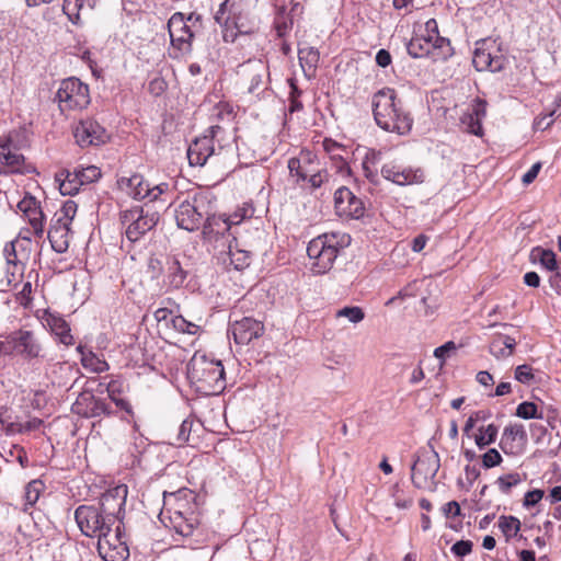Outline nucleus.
Instances as JSON below:
<instances>
[{
    "label": "nucleus",
    "mask_w": 561,
    "mask_h": 561,
    "mask_svg": "<svg viewBox=\"0 0 561 561\" xmlns=\"http://www.w3.org/2000/svg\"><path fill=\"white\" fill-rule=\"evenodd\" d=\"M199 27V15L175 12L168 22V30L171 39L170 56L183 58L191 54L192 43L195 33Z\"/></svg>",
    "instance_id": "0eeeda50"
},
{
    "label": "nucleus",
    "mask_w": 561,
    "mask_h": 561,
    "mask_svg": "<svg viewBox=\"0 0 561 561\" xmlns=\"http://www.w3.org/2000/svg\"><path fill=\"white\" fill-rule=\"evenodd\" d=\"M162 274L164 275L163 282L172 288L181 287L186 278L185 271L175 257L165 259L162 267Z\"/></svg>",
    "instance_id": "2f4dec72"
},
{
    "label": "nucleus",
    "mask_w": 561,
    "mask_h": 561,
    "mask_svg": "<svg viewBox=\"0 0 561 561\" xmlns=\"http://www.w3.org/2000/svg\"><path fill=\"white\" fill-rule=\"evenodd\" d=\"M75 138L79 146H98L107 139L106 130L93 119H83L75 128Z\"/></svg>",
    "instance_id": "bb28decb"
},
{
    "label": "nucleus",
    "mask_w": 561,
    "mask_h": 561,
    "mask_svg": "<svg viewBox=\"0 0 561 561\" xmlns=\"http://www.w3.org/2000/svg\"><path fill=\"white\" fill-rule=\"evenodd\" d=\"M381 175L397 185H413L424 182L425 173L421 168L403 167L396 162L385 163Z\"/></svg>",
    "instance_id": "4be33fe9"
},
{
    "label": "nucleus",
    "mask_w": 561,
    "mask_h": 561,
    "mask_svg": "<svg viewBox=\"0 0 561 561\" xmlns=\"http://www.w3.org/2000/svg\"><path fill=\"white\" fill-rule=\"evenodd\" d=\"M499 527L508 540L515 537L519 531L520 522L514 516H501L499 519Z\"/></svg>",
    "instance_id": "c03bdc74"
},
{
    "label": "nucleus",
    "mask_w": 561,
    "mask_h": 561,
    "mask_svg": "<svg viewBox=\"0 0 561 561\" xmlns=\"http://www.w3.org/2000/svg\"><path fill=\"white\" fill-rule=\"evenodd\" d=\"M72 412L84 417H96L101 415H111V407L102 399L94 397L90 392H82L72 404Z\"/></svg>",
    "instance_id": "a878e982"
},
{
    "label": "nucleus",
    "mask_w": 561,
    "mask_h": 561,
    "mask_svg": "<svg viewBox=\"0 0 561 561\" xmlns=\"http://www.w3.org/2000/svg\"><path fill=\"white\" fill-rule=\"evenodd\" d=\"M515 415L529 420V419H542V413L538 412V407L534 402H522L517 405Z\"/></svg>",
    "instance_id": "de8ad7c7"
},
{
    "label": "nucleus",
    "mask_w": 561,
    "mask_h": 561,
    "mask_svg": "<svg viewBox=\"0 0 561 561\" xmlns=\"http://www.w3.org/2000/svg\"><path fill=\"white\" fill-rule=\"evenodd\" d=\"M96 2L98 0H64L62 11L71 23L78 24L81 14L91 12Z\"/></svg>",
    "instance_id": "473e14b6"
},
{
    "label": "nucleus",
    "mask_w": 561,
    "mask_h": 561,
    "mask_svg": "<svg viewBox=\"0 0 561 561\" xmlns=\"http://www.w3.org/2000/svg\"><path fill=\"white\" fill-rule=\"evenodd\" d=\"M56 100L62 113L82 111L91 102L89 87L78 78L65 79L56 93Z\"/></svg>",
    "instance_id": "9d476101"
},
{
    "label": "nucleus",
    "mask_w": 561,
    "mask_h": 561,
    "mask_svg": "<svg viewBox=\"0 0 561 561\" xmlns=\"http://www.w3.org/2000/svg\"><path fill=\"white\" fill-rule=\"evenodd\" d=\"M45 485L41 480H33L25 486L23 511L27 512L39 499Z\"/></svg>",
    "instance_id": "ea45409f"
},
{
    "label": "nucleus",
    "mask_w": 561,
    "mask_h": 561,
    "mask_svg": "<svg viewBox=\"0 0 561 561\" xmlns=\"http://www.w3.org/2000/svg\"><path fill=\"white\" fill-rule=\"evenodd\" d=\"M76 522L87 537H102L115 525L95 506L80 505L75 512Z\"/></svg>",
    "instance_id": "f8f14e48"
},
{
    "label": "nucleus",
    "mask_w": 561,
    "mask_h": 561,
    "mask_svg": "<svg viewBox=\"0 0 561 561\" xmlns=\"http://www.w3.org/2000/svg\"><path fill=\"white\" fill-rule=\"evenodd\" d=\"M439 457L435 451L421 453L411 468V480L417 489H431L439 469Z\"/></svg>",
    "instance_id": "2eb2a0df"
},
{
    "label": "nucleus",
    "mask_w": 561,
    "mask_h": 561,
    "mask_svg": "<svg viewBox=\"0 0 561 561\" xmlns=\"http://www.w3.org/2000/svg\"><path fill=\"white\" fill-rule=\"evenodd\" d=\"M534 260H538L540 264L548 271H553L559 267L556 253L551 250L536 248L531 251Z\"/></svg>",
    "instance_id": "79ce46f5"
},
{
    "label": "nucleus",
    "mask_w": 561,
    "mask_h": 561,
    "mask_svg": "<svg viewBox=\"0 0 561 561\" xmlns=\"http://www.w3.org/2000/svg\"><path fill=\"white\" fill-rule=\"evenodd\" d=\"M554 116H556V110H550L549 112L539 115L535 119V123H534L535 128L542 129V130L547 129L553 123Z\"/></svg>",
    "instance_id": "4d7b16f0"
},
{
    "label": "nucleus",
    "mask_w": 561,
    "mask_h": 561,
    "mask_svg": "<svg viewBox=\"0 0 561 561\" xmlns=\"http://www.w3.org/2000/svg\"><path fill=\"white\" fill-rule=\"evenodd\" d=\"M44 324L49 328L60 341V343L69 346L73 344V336L70 333V327L67 321L59 314L45 312L43 317Z\"/></svg>",
    "instance_id": "c85d7f7f"
},
{
    "label": "nucleus",
    "mask_w": 561,
    "mask_h": 561,
    "mask_svg": "<svg viewBox=\"0 0 561 561\" xmlns=\"http://www.w3.org/2000/svg\"><path fill=\"white\" fill-rule=\"evenodd\" d=\"M371 108L376 124L383 130L407 135L413 126V118L407 112L393 89L383 88L371 96Z\"/></svg>",
    "instance_id": "f257e3e1"
},
{
    "label": "nucleus",
    "mask_w": 561,
    "mask_h": 561,
    "mask_svg": "<svg viewBox=\"0 0 561 561\" xmlns=\"http://www.w3.org/2000/svg\"><path fill=\"white\" fill-rule=\"evenodd\" d=\"M323 148L328 153L331 154L332 159H335L336 157H339V154H342V152H346L343 146H341L340 144L332 139H324Z\"/></svg>",
    "instance_id": "680f3d73"
},
{
    "label": "nucleus",
    "mask_w": 561,
    "mask_h": 561,
    "mask_svg": "<svg viewBox=\"0 0 561 561\" xmlns=\"http://www.w3.org/2000/svg\"><path fill=\"white\" fill-rule=\"evenodd\" d=\"M42 425V420L37 419V417H33L24 423H19L18 426H19V432L20 433H26V432H31V431H35V430H38Z\"/></svg>",
    "instance_id": "338daca9"
},
{
    "label": "nucleus",
    "mask_w": 561,
    "mask_h": 561,
    "mask_svg": "<svg viewBox=\"0 0 561 561\" xmlns=\"http://www.w3.org/2000/svg\"><path fill=\"white\" fill-rule=\"evenodd\" d=\"M0 164L3 167L0 174L25 172V158L19 152L12 131L0 136Z\"/></svg>",
    "instance_id": "aec40b11"
},
{
    "label": "nucleus",
    "mask_w": 561,
    "mask_h": 561,
    "mask_svg": "<svg viewBox=\"0 0 561 561\" xmlns=\"http://www.w3.org/2000/svg\"><path fill=\"white\" fill-rule=\"evenodd\" d=\"M494 43L489 45L488 42H482L474 50L472 62L477 70H490L496 72L503 69L505 58L497 50H494Z\"/></svg>",
    "instance_id": "393cba45"
},
{
    "label": "nucleus",
    "mask_w": 561,
    "mask_h": 561,
    "mask_svg": "<svg viewBox=\"0 0 561 561\" xmlns=\"http://www.w3.org/2000/svg\"><path fill=\"white\" fill-rule=\"evenodd\" d=\"M265 331L263 322L251 317H244L230 323L229 332L239 345H247L251 341L259 339Z\"/></svg>",
    "instance_id": "b1692460"
},
{
    "label": "nucleus",
    "mask_w": 561,
    "mask_h": 561,
    "mask_svg": "<svg viewBox=\"0 0 561 561\" xmlns=\"http://www.w3.org/2000/svg\"><path fill=\"white\" fill-rule=\"evenodd\" d=\"M187 376L196 390L205 396L219 394L226 388L221 362L203 353L193 355L187 365Z\"/></svg>",
    "instance_id": "20e7f679"
},
{
    "label": "nucleus",
    "mask_w": 561,
    "mask_h": 561,
    "mask_svg": "<svg viewBox=\"0 0 561 561\" xmlns=\"http://www.w3.org/2000/svg\"><path fill=\"white\" fill-rule=\"evenodd\" d=\"M527 433L522 424H510L504 427L500 447L506 455H516L524 449Z\"/></svg>",
    "instance_id": "cd10ccee"
},
{
    "label": "nucleus",
    "mask_w": 561,
    "mask_h": 561,
    "mask_svg": "<svg viewBox=\"0 0 561 561\" xmlns=\"http://www.w3.org/2000/svg\"><path fill=\"white\" fill-rule=\"evenodd\" d=\"M334 318L346 319L353 324H357L365 319V312L363 308L358 306H346L335 311Z\"/></svg>",
    "instance_id": "a19ab883"
},
{
    "label": "nucleus",
    "mask_w": 561,
    "mask_h": 561,
    "mask_svg": "<svg viewBox=\"0 0 561 561\" xmlns=\"http://www.w3.org/2000/svg\"><path fill=\"white\" fill-rule=\"evenodd\" d=\"M472 550V542L470 540H460L453 545L451 552L458 557H465Z\"/></svg>",
    "instance_id": "e2e57ef3"
},
{
    "label": "nucleus",
    "mask_w": 561,
    "mask_h": 561,
    "mask_svg": "<svg viewBox=\"0 0 561 561\" xmlns=\"http://www.w3.org/2000/svg\"><path fill=\"white\" fill-rule=\"evenodd\" d=\"M98 551L104 561H126L129 557V549L122 540L121 525L111 529L98 539Z\"/></svg>",
    "instance_id": "f3484780"
},
{
    "label": "nucleus",
    "mask_w": 561,
    "mask_h": 561,
    "mask_svg": "<svg viewBox=\"0 0 561 561\" xmlns=\"http://www.w3.org/2000/svg\"><path fill=\"white\" fill-rule=\"evenodd\" d=\"M350 243L351 237L344 232H327L312 239L307 248L312 273L320 275L329 272L339 251L348 247Z\"/></svg>",
    "instance_id": "39448f33"
},
{
    "label": "nucleus",
    "mask_w": 561,
    "mask_h": 561,
    "mask_svg": "<svg viewBox=\"0 0 561 561\" xmlns=\"http://www.w3.org/2000/svg\"><path fill=\"white\" fill-rule=\"evenodd\" d=\"M516 341L510 335L499 334L490 344V353L497 359L506 358L514 353Z\"/></svg>",
    "instance_id": "f704fd0d"
},
{
    "label": "nucleus",
    "mask_w": 561,
    "mask_h": 561,
    "mask_svg": "<svg viewBox=\"0 0 561 561\" xmlns=\"http://www.w3.org/2000/svg\"><path fill=\"white\" fill-rule=\"evenodd\" d=\"M127 497V486L117 485L105 491L100 499V507H98L114 524L121 525V519L125 512V503Z\"/></svg>",
    "instance_id": "6ab92c4d"
},
{
    "label": "nucleus",
    "mask_w": 561,
    "mask_h": 561,
    "mask_svg": "<svg viewBox=\"0 0 561 561\" xmlns=\"http://www.w3.org/2000/svg\"><path fill=\"white\" fill-rule=\"evenodd\" d=\"M461 123L468 133L473 134L476 136L482 135L481 121L476 118L473 114L469 112L465 113L463 116L461 117Z\"/></svg>",
    "instance_id": "3c124183"
},
{
    "label": "nucleus",
    "mask_w": 561,
    "mask_h": 561,
    "mask_svg": "<svg viewBox=\"0 0 561 561\" xmlns=\"http://www.w3.org/2000/svg\"><path fill=\"white\" fill-rule=\"evenodd\" d=\"M77 351L80 353L81 358V365L83 368L91 373H104L108 370L110 366L105 359L96 355L90 350H85L82 345H79L77 347Z\"/></svg>",
    "instance_id": "72a5a7b5"
},
{
    "label": "nucleus",
    "mask_w": 561,
    "mask_h": 561,
    "mask_svg": "<svg viewBox=\"0 0 561 561\" xmlns=\"http://www.w3.org/2000/svg\"><path fill=\"white\" fill-rule=\"evenodd\" d=\"M551 275L549 277V284L551 288L558 294L561 295V267H557L551 271Z\"/></svg>",
    "instance_id": "69168bd1"
},
{
    "label": "nucleus",
    "mask_w": 561,
    "mask_h": 561,
    "mask_svg": "<svg viewBox=\"0 0 561 561\" xmlns=\"http://www.w3.org/2000/svg\"><path fill=\"white\" fill-rule=\"evenodd\" d=\"M232 106L227 102H220L215 107L214 115L220 119L230 118L232 116Z\"/></svg>",
    "instance_id": "0e129e2a"
},
{
    "label": "nucleus",
    "mask_w": 561,
    "mask_h": 561,
    "mask_svg": "<svg viewBox=\"0 0 561 561\" xmlns=\"http://www.w3.org/2000/svg\"><path fill=\"white\" fill-rule=\"evenodd\" d=\"M515 379L520 383H531L535 379L533 368L527 364L517 366L515 369Z\"/></svg>",
    "instance_id": "5fc2aeb1"
},
{
    "label": "nucleus",
    "mask_w": 561,
    "mask_h": 561,
    "mask_svg": "<svg viewBox=\"0 0 561 561\" xmlns=\"http://www.w3.org/2000/svg\"><path fill=\"white\" fill-rule=\"evenodd\" d=\"M497 433L499 427L494 424L480 426L478 427V432L474 434V443L479 449H483L496 440Z\"/></svg>",
    "instance_id": "58836bf2"
},
{
    "label": "nucleus",
    "mask_w": 561,
    "mask_h": 561,
    "mask_svg": "<svg viewBox=\"0 0 561 561\" xmlns=\"http://www.w3.org/2000/svg\"><path fill=\"white\" fill-rule=\"evenodd\" d=\"M254 0H225L215 14V21L220 25L222 38L233 43L239 35L250 34L255 24L251 15Z\"/></svg>",
    "instance_id": "7ed1b4c3"
},
{
    "label": "nucleus",
    "mask_w": 561,
    "mask_h": 561,
    "mask_svg": "<svg viewBox=\"0 0 561 561\" xmlns=\"http://www.w3.org/2000/svg\"><path fill=\"white\" fill-rule=\"evenodd\" d=\"M298 58L304 72L308 76L313 75L319 61V51L313 47H301L298 50Z\"/></svg>",
    "instance_id": "c9c22d12"
},
{
    "label": "nucleus",
    "mask_w": 561,
    "mask_h": 561,
    "mask_svg": "<svg viewBox=\"0 0 561 561\" xmlns=\"http://www.w3.org/2000/svg\"><path fill=\"white\" fill-rule=\"evenodd\" d=\"M48 239L55 252H66L70 243V227L53 221L48 230Z\"/></svg>",
    "instance_id": "7c9ffc66"
},
{
    "label": "nucleus",
    "mask_w": 561,
    "mask_h": 561,
    "mask_svg": "<svg viewBox=\"0 0 561 561\" xmlns=\"http://www.w3.org/2000/svg\"><path fill=\"white\" fill-rule=\"evenodd\" d=\"M522 482L520 474L517 472L507 473L501 476L496 480V484L501 492L508 493L512 488L518 485Z\"/></svg>",
    "instance_id": "8fccbe9b"
},
{
    "label": "nucleus",
    "mask_w": 561,
    "mask_h": 561,
    "mask_svg": "<svg viewBox=\"0 0 561 561\" xmlns=\"http://www.w3.org/2000/svg\"><path fill=\"white\" fill-rule=\"evenodd\" d=\"M19 211L28 222L30 229L22 230L20 236L25 241H31V232L36 238H42L45 231V215L41 207V203L31 194L26 193L16 205Z\"/></svg>",
    "instance_id": "4468645a"
},
{
    "label": "nucleus",
    "mask_w": 561,
    "mask_h": 561,
    "mask_svg": "<svg viewBox=\"0 0 561 561\" xmlns=\"http://www.w3.org/2000/svg\"><path fill=\"white\" fill-rule=\"evenodd\" d=\"M201 199L194 197L181 202L174 209V217L179 228L195 231L201 227L203 213L199 209Z\"/></svg>",
    "instance_id": "5701e85b"
},
{
    "label": "nucleus",
    "mask_w": 561,
    "mask_h": 561,
    "mask_svg": "<svg viewBox=\"0 0 561 561\" xmlns=\"http://www.w3.org/2000/svg\"><path fill=\"white\" fill-rule=\"evenodd\" d=\"M481 459H482V466L485 469H490L495 466H499L503 460L501 454L495 448H491L486 453H484L482 455Z\"/></svg>",
    "instance_id": "6e6d98bb"
},
{
    "label": "nucleus",
    "mask_w": 561,
    "mask_h": 561,
    "mask_svg": "<svg viewBox=\"0 0 561 561\" xmlns=\"http://www.w3.org/2000/svg\"><path fill=\"white\" fill-rule=\"evenodd\" d=\"M31 273L27 275V280H25L22 285V288L18 291V300L20 301V304L24 307L28 306L30 302L32 301V293H33V287H32V282H31Z\"/></svg>",
    "instance_id": "864d4df0"
},
{
    "label": "nucleus",
    "mask_w": 561,
    "mask_h": 561,
    "mask_svg": "<svg viewBox=\"0 0 561 561\" xmlns=\"http://www.w3.org/2000/svg\"><path fill=\"white\" fill-rule=\"evenodd\" d=\"M77 208H78V206L73 201H67L62 205L61 209L58 213H56L54 221H57L59 224L70 227V225L77 214Z\"/></svg>",
    "instance_id": "a18cd8bd"
},
{
    "label": "nucleus",
    "mask_w": 561,
    "mask_h": 561,
    "mask_svg": "<svg viewBox=\"0 0 561 561\" xmlns=\"http://www.w3.org/2000/svg\"><path fill=\"white\" fill-rule=\"evenodd\" d=\"M2 348L7 353H13L27 358H36L42 351L41 345L35 340L33 333L26 330L11 332L2 342Z\"/></svg>",
    "instance_id": "a211bd4d"
},
{
    "label": "nucleus",
    "mask_w": 561,
    "mask_h": 561,
    "mask_svg": "<svg viewBox=\"0 0 561 561\" xmlns=\"http://www.w3.org/2000/svg\"><path fill=\"white\" fill-rule=\"evenodd\" d=\"M230 231L226 215H214L207 217L203 226V237L207 241H217Z\"/></svg>",
    "instance_id": "c756f323"
},
{
    "label": "nucleus",
    "mask_w": 561,
    "mask_h": 561,
    "mask_svg": "<svg viewBox=\"0 0 561 561\" xmlns=\"http://www.w3.org/2000/svg\"><path fill=\"white\" fill-rule=\"evenodd\" d=\"M118 190L134 199L149 198L150 202L157 201L160 195L168 191L167 183H160L150 186L141 174L135 173L129 176H122L117 180Z\"/></svg>",
    "instance_id": "ddd939ff"
},
{
    "label": "nucleus",
    "mask_w": 561,
    "mask_h": 561,
    "mask_svg": "<svg viewBox=\"0 0 561 561\" xmlns=\"http://www.w3.org/2000/svg\"><path fill=\"white\" fill-rule=\"evenodd\" d=\"M121 218L126 227L125 234L127 240L136 242L156 227L159 221V214L150 208L134 207L124 210Z\"/></svg>",
    "instance_id": "9b49d317"
},
{
    "label": "nucleus",
    "mask_w": 561,
    "mask_h": 561,
    "mask_svg": "<svg viewBox=\"0 0 561 561\" xmlns=\"http://www.w3.org/2000/svg\"><path fill=\"white\" fill-rule=\"evenodd\" d=\"M457 351V345L454 341H448L445 344L434 350V356L440 362L443 366L447 358Z\"/></svg>",
    "instance_id": "603ef678"
},
{
    "label": "nucleus",
    "mask_w": 561,
    "mask_h": 561,
    "mask_svg": "<svg viewBox=\"0 0 561 561\" xmlns=\"http://www.w3.org/2000/svg\"><path fill=\"white\" fill-rule=\"evenodd\" d=\"M468 112L473 114L479 121H482L486 115V102L481 99H476Z\"/></svg>",
    "instance_id": "bf43d9fd"
},
{
    "label": "nucleus",
    "mask_w": 561,
    "mask_h": 561,
    "mask_svg": "<svg viewBox=\"0 0 561 561\" xmlns=\"http://www.w3.org/2000/svg\"><path fill=\"white\" fill-rule=\"evenodd\" d=\"M378 157L376 152L366 153L363 162L362 170L364 175L373 183L377 182L378 179Z\"/></svg>",
    "instance_id": "37998d69"
},
{
    "label": "nucleus",
    "mask_w": 561,
    "mask_h": 561,
    "mask_svg": "<svg viewBox=\"0 0 561 561\" xmlns=\"http://www.w3.org/2000/svg\"><path fill=\"white\" fill-rule=\"evenodd\" d=\"M106 391L108 398L116 404L117 408L124 410L128 414L133 413L129 402L121 397L123 392V382L119 380H111L107 383Z\"/></svg>",
    "instance_id": "4c0bfd02"
},
{
    "label": "nucleus",
    "mask_w": 561,
    "mask_h": 561,
    "mask_svg": "<svg viewBox=\"0 0 561 561\" xmlns=\"http://www.w3.org/2000/svg\"><path fill=\"white\" fill-rule=\"evenodd\" d=\"M19 243V240L11 241L5 244L3 249V254L7 261V264L10 265L13 270H21L22 268V259L16 252V244Z\"/></svg>",
    "instance_id": "49530a36"
},
{
    "label": "nucleus",
    "mask_w": 561,
    "mask_h": 561,
    "mask_svg": "<svg viewBox=\"0 0 561 561\" xmlns=\"http://www.w3.org/2000/svg\"><path fill=\"white\" fill-rule=\"evenodd\" d=\"M192 426H193V422L190 420H184L181 423V425L179 427L178 436H176L178 445H182L188 440L190 434L192 431Z\"/></svg>",
    "instance_id": "052dcab7"
},
{
    "label": "nucleus",
    "mask_w": 561,
    "mask_h": 561,
    "mask_svg": "<svg viewBox=\"0 0 561 561\" xmlns=\"http://www.w3.org/2000/svg\"><path fill=\"white\" fill-rule=\"evenodd\" d=\"M543 496V492L541 490H533L526 493L524 504L526 506H533L537 504Z\"/></svg>",
    "instance_id": "774afa93"
},
{
    "label": "nucleus",
    "mask_w": 561,
    "mask_h": 561,
    "mask_svg": "<svg viewBox=\"0 0 561 561\" xmlns=\"http://www.w3.org/2000/svg\"><path fill=\"white\" fill-rule=\"evenodd\" d=\"M289 176L300 187L317 190L328 181V172L320 168L317 156L309 150H301L297 157L288 160Z\"/></svg>",
    "instance_id": "6e6552de"
},
{
    "label": "nucleus",
    "mask_w": 561,
    "mask_h": 561,
    "mask_svg": "<svg viewBox=\"0 0 561 561\" xmlns=\"http://www.w3.org/2000/svg\"><path fill=\"white\" fill-rule=\"evenodd\" d=\"M334 208L336 215L344 219H359L365 214L363 201L344 186L334 194Z\"/></svg>",
    "instance_id": "412c9836"
},
{
    "label": "nucleus",
    "mask_w": 561,
    "mask_h": 561,
    "mask_svg": "<svg viewBox=\"0 0 561 561\" xmlns=\"http://www.w3.org/2000/svg\"><path fill=\"white\" fill-rule=\"evenodd\" d=\"M193 499V493L187 490H180L176 493H172L165 501V504L170 507L161 513L163 518H165V514H169V524L167 526L173 528L174 531L182 537L191 536L198 525L195 504L192 502ZM162 520L164 522V519Z\"/></svg>",
    "instance_id": "423d86ee"
},
{
    "label": "nucleus",
    "mask_w": 561,
    "mask_h": 561,
    "mask_svg": "<svg viewBox=\"0 0 561 561\" xmlns=\"http://www.w3.org/2000/svg\"><path fill=\"white\" fill-rule=\"evenodd\" d=\"M403 492L399 489L398 485L394 486V492L392 496L394 497V505L398 508L407 510L412 506L413 499L410 496H403Z\"/></svg>",
    "instance_id": "13d9d810"
},
{
    "label": "nucleus",
    "mask_w": 561,
    "mask_h": 561,
    "mask_svg": "<svg viewBox=\"0 0 561 561\" xmlns=\"http://www.w3.org/2000/svg\"><path fill=\"white\" fill-rule=\"evenodd\" d=\"M407 49L413 58L430 57L434 61L446 60L453 55L450 42L439 35L435 19L414 26L413 36L408 43Z\"/></svg>",
    "instance_id": "f03ea898"
},
{
    "label": "nucleus",
    "mask_w": 561,
    "mask_h": 561,
    "mask_svg": "<svg viewBox=\"0 0 561 561\" xmlns=\"http://www.w3.org/2000/svg\"><path fill=\"white\" fill-rule=\"evenodd\" d=\"M245 71L252 75L250 92H254L263 84V79L267 73V66L262 60L248 61L245 64Z\"/></svg>",
    "instance_id": "e433bc0d"
},
{
    "label": "nucleus",
    "mask_w": 561,
    "mask_h": 561,
    "mask_svg": "<svg viewBox=\"0 0 561 561\" xmlns=\"http://www.w3.org/2000/svg\"><path fill=\"white\" fill-rule=\"evenodd\" d=\"M100 176L101 171L98 167L88 165L75 169L72 172L62 170L56 174V181L62 195H73L80 190L81 185L92 183Z\"/></svg>",
    "instance_id": "dca6fc26"
},
{
    "label": "nucleus",
    "mask_w": 561,
    "mask_h": 561,
    "mask_svg": "<svg viewBox=\"0 0 561 561\" xmlns=\"http://www.w3.org/2000/svg\"><path fill=\"white\" fill-rule=\"evenodd\" d=\"M230 137L219 125L210 126L206 134L197 137L187 149V159L191 165L203 167L211 156L217 154L229 145Z\"/></svg>",
    "instance_id": "1a4fd4ad"
},
{
    "label": "nucleus",
    "mask_w": 561,
    "mask_h": 561,
    "mask_svg": "<svg viewBox=\"0 0 561 561\" xmlns=\"http://www.w3.org/2000/svg\"><path fill=\"white\" fill-rule=\"evenodd\" d=\"M228 255H229L230 264L236 270H242L250 264V254L248 251L238 250V249L232 250L231 245H229Z\"/></svg>",
    "instance_id": "09e8293b"
}]
</instances>
